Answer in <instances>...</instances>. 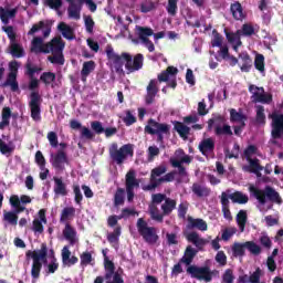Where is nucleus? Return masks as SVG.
<instances>
[{
    "label": "nucleus",
    "mask_w": 283,
    "mask_h": 283,
    "mask_svg": "<svg viewBox=\"0 0 283 283\" xmlns=\"http://www.w3.org/2000/svg\"><path fill=\"white\" fill-rule=\"evenodd\" d=\"M107 60L115 67L116 74H122L125 76V70H123V65L127 70V74H133V72H138L143 70V65L145 63V56L143 53H138L134 56L127 52H123L120 55L114 52V48L112 44H108L105 50Z\"/></svg>",
    "instance_id": "f257e3e1"
},
{
    "label": "nucleus",
    "mask_w": 283,
    "mask_h": 283,
    "mask_svg": "<svg viewBox=\"0 0 283 283\" xmlns=\"http://www.w3.org/2000/svg\"><path fill=\"white\" fill-rule=\"evenodd\" d=\"M63 50H65V42H63L61 36L53 38L45 44L41 36L33 38L31 42V52H34L35 54H50V52H52V54H56L63 52Z\"/></svg>",
    "instance_id": "f03ea898"
},
{
    "label": "nucleus",
    "mask_w": 283,
    "mask_h": 283,
    "mask_svg": "<svg viewBox=\"0 0 283 283\" xmlns=\"http://www.w3.org/2000/svg\"><path fill=\"white\" fill-rule=\"evenodd\" d=\"M249 191L255 200H258L259 205H266V199L274 205H282L283 200L280 196V192L275 190V188L271 186H265L264 189H260L255 186H250Z\"/></svg>",
    "instance_id": "7ed1b4c3"
},
{
    "label": "nucleus",
    "mask_w": 283,
    "mask_h": 283,
    "mask_svg": "<svg viewBox=\"0 0 283 283\" xmlns=\"http://www.w3.org/2000/svg\"><path fill=\"white\" fill-rule=\"evenodd\" d=\"M104 255V276H96L93 283H125L120 273L116 272V265L107 258V253L103 250Z\"/></svg>",
    "instance_id": "20e7f679"
},
{
    "label": "nucleus",
    "mask_w": 283,
    "mask_h": 283,
    "mask_svg": "<svg viewBox=\"0 0 283 283\" xmlns=\"http://www.w3.org/2000/svg\"><path fill=\"white\" fill-rule=\"evenodd\" d=\"M108 154L115 165H123L127 158H134V144H125L118 148V144L114 143L109 147Z\"/></svg>",
    "instance_id": "39448f33"
},
{
    "label": "nucleus",
    "mask_w": 283,
    "mask_h": 283,
    "mask_svg": "<svg viewBox=\"0 0 283 283\" xmlns=\"http://www.w3.org/2000/svg\"><path fill=\"white\" fill-rule=\"evenodd\" d=\"M136 32L139 41L147 48L148 52H154L156 50V46L154 45V42L149 40V36H154L155 41L165 38V32L154 33V29L149 27L136 25Z\"/></svg>",
    "instance_id": "423d86ee"
},
{
    "label": "nucleus",
    "mask_w": 283,
    "mask_h": 283,
    "mask_svg": "<svg viewBox=\"0 0 283 283\" xmlns=\"http://www.w3.org/2000/svg\"><path fill=\"white\" fill-rule=\"evenodd\" d=\"M136 227L139 235L143 238L146 244L154 245L158 242V240H160L156 227H149V223H147V221L144 218H139L137 220Z\"/></svg>",
    "instance_id": "0eeeda50"
},
{
    "label": "nucleus",
    "mask_w": 283,
    "mask_h": 283,
    "mask_svg": "<svg viewBox=\"0 0 283 283\" xmlns=\"http://www.w3.org/2000/svg\"><path fill=\"white\" fill-rule=\"evenodd\" d=\"M171 126L165 123H158L156 119L150 118L148 119V124L145 126L144 132L145 134H149L150 136H157V143H164L165 136H169Z\"/></svg>",
    "instance_id": "6e6552de"
},
{
    "label": "nucleus",
    "mask_w": 283,
    "mask_h": 283,
    "mask_svg": "<svg viewBox=\"0 0 283 283\" xmlns=\"http://www.w3.org/2000/svg\"><path fill=\"white\" fill-rule=\"evenodd\" d=\"M247 249L252 255H260L262 248L254 241H247L244 243L234 242L231 247L233 258H244Z\"/></svg>",
    "instance_id": "1a4fd4ad"
},
{
    "label": "nucleus",
    "mask_w": 283,
    "mask_h": 283,
    "mask_svg": "<svg viewBox=\"0 0 283 283\" xmlns=\"http://www.w3.org/2000/svg\"><path fill=\"white\" fill-rule=\"evenodd\" d=\"M186 273L192 280H199L200 282H211L213 280V272H211L210 266L189 265L186 269Z\"/></svg>",
    "instance_id": "9d476101"
},
{
    "label": "nucleus",
    "mask_w": 283,
    "mask_h": 283,
    "mask_svg": "<svg viewBox=\"0 0 283 283\" xmlns=\"http://www.w3.org/2000/svg\"><path fill=\"white\" fill-rule=\"evenodd\" d=\"M125 187L128 202H134L135 189L140 188V181L136 178V170L130 169L125 176Z\"/></svg>",
    "instance_id": "9b49d317"
},
{
    "label": "nucleus",
    "mask_w": 283,
    "mask_h": 283,
    "mask_svg": "<svg viewBox=\"0 0 283 283\" xmlns=\"http://www.w3.org/2000/svg\"><path fill=\"white\" fill-rule=\"evenodd\" d=\"M178 74V67L168 66L165 71H163L158 76L159 83H167L168 87L176 90L178 87V82L176 76Z\"/></svg>",
    "instance_id": "f8f14e48"
},
{
    "label": "nucleus",
    "mask_w": 283,
    "mask_h": 283,
    "mask_svg": "<svg viewBox=\"0 0 283 283\" xmlns=\"http://www.w3.org/2000/svg\"><path fill=\"white\" fill-rule=\"evenodd\" d=\"M164 174H167L166 166H158L154 168L150 172V182L146 186H143V191H154V189H157V187H160V182L158 181V178H160V176H163Z\"/></svg>",
    "instance_id": "ddd939ff"
},
{
    "label": "nucleus",
    "mask_w": 283,
    "mask_h": 283,
    "mask_svg": "<svg viewBox=\"0 0 283 283\" xmlns=\"http://www.w3.org/2000/svg\"><path fill=\"white\" fill-rule=\"evenodd\" d=\"M41 95L39 92L30 94L29 107L31 109V118L35 122L41 120Z\"/></svg>",
    "instance_id": "4468645a"
},
{
    "label": "nucleus",
    "mask_w": 283,
    "mask_h": 283,
    "mask_svg": "<svg viewBox=\"0 0 283 283\" xmlns=\"http://www.w3.org/2000/svg\"><path fill=\"white\" fill-rule=\"evenodd\" d=\"M51 165L53 169H56L57 171H64L65 165H70L67 153H65L63 149H59L55 155L51 156Z\"/></svg>",
    "instance_id": "2eb2a0df"
},
{
    "label": "nucleus",
    "mask_w": 283,
    "mask_h": 283,
    "mask_svg": "<svg viewBox=\"0 0 283 283\" xmlns=\"http://www.w3.org/2000/svg\"><path fill=\"white\" fill-rule=\"evenodd\" d=\"M69 3L67 12L70 19H75L78 21L81 19V10H83V3L85 0H66Z\"/></svg>",
    "instance_id": "dca6fc26"
},
{
    "label": "nucleus",
    "mask_w": 283,
    "mask_h": 283,
    "mask_svg": "<svg viewBox=\"0 0 283 283\" xmlns=\"http://www.w3.org/2000/svg\"><path fill=\"white\" fill-rule=\"evenodd\" d=\"M39 30H43L44 39H48V36H50V33L52 32V23H50V20H45V21L42 20L33 24L32 28L29 30L28 35L32 36L36 34Z\"/></svg>",
    "instance_id": "f3484780"
},
{
    "label": "nucleus",
    "mask_w": 283,
    "mask_h": 283,
    "mask_svg": "<svg viewBox=\"0 0 283 283\" xmlns=\"http://www.w3.org/2000/svg\"><path fill=\"white\" fill-rule=\"evenodd\" d=\"M283 135V114L272 117V138L277 140Z\"/></svg>",
    "instance_id": "a211bd4d"
},
{
    "label": "nucleus",
    "mask_w": 283,
    "mask_h": 283,
    "mask_svg": "<svg viewBox=\"0 0 283 283\" xmlns=\"http://www.w3.org/2000/svg\"><path fill=\"white\" fill-rule=\"evenodd\" d=\"M171 167H174L175 169H178V174L180 176H187V168H185L184 163L186 165H190L191 163V156L189 155H185L184 157H181L180 160L176 159V158H170L169 160Z\"/></svg>",
    "instance_id": "6ab92c4d"
},
{
    "label": "nucleus",
    "mask_w": 283,
    "mask_h": 283,
    "mask_svg": "<svg viewBox=\"0 0 283 283\" xmlns=\"http://www.w3.org/2000/svg\"><path fill=\"white\" fill-rule=\"evenodd\" d=\"M248 166H243V171H247L248 174H255L258 178H262V172L260 171H264V166L260 165V159H248Z\"/></svg>",
    "instance_id": "aec40b11"
},
{
    "label": "nucleus",
    "mask_w": 283,
    "mask_h": 283,
    "mask_svg": "<svg viewBox=\"0 0 283 283\" xmlns=\"http://www.w3.org/2000/svg\"><path fill=\"white\" fill-rule=\"evenodd\" d=\"M27 258H31L33 262L36 260H42V262H48V244L42 243L40 250L38 251H32L29 250L25 253Z\"/></svg>",
    "instance_id": "412c9836"
},
{
    "label": "nucleus",
    "mask_w": 283,
    "mask_h": 283,
    "mask_svg": "<svg viewBox=\"0 0 283 283\" xmlns=\"http://www.w3.org/2000/svg\"><path fill=\"white\" fill-rule=\"evenodd\" d=\"M70 127L71 129H81L80 138H86V140H93L94 138L93 132L90 128L83 126L81 122L76 119H72L70 122Z\"/></svg>",
    "instance_id": "4be33fe9"
},
{
    "label": "nucleus",
    "mask_w": 283,
    "mask_h": 283,
    "mask_svg": "<svg viewBox=\"0 0 283 283\" xmlns=\"http://www.w3.org/2000/svg\"><path fill=\"white\" fill-rule=\"evenodd\" d=\"M188 242H191L193 245H196L197 251H205V247L209 244V241L207 239L200 238V234L198 232H190L187 234Z\"/></svg>",
    "instance_id": "5701e85b"
},
{
    "label": "nucleus",
    "mask_w": 283,
    "mask_h": 283,
    "mask_svg": "<svg viewBox=\"0 0 283 283\" xmlns=\"http://www.w3.org/2000/svg\"><path fill=\"white\" fill-rule=\"evenodd\" d=\"M198 149L202 156H207V154H211L216 149V140L211 137L203 138L198 146Z\"/></svg>",
    "instance_id": "b1692460"
},
{
    "label": "nucleus",
    "mask_w": 283,
    "mask_h": 283,
    "mask_svg": "<svg viewBox=\"0 0 283 283\" xmlns=\"http://www.w3.org/2000/svg\"><path fill=\"white\" fill-rule=\"evenodd\" d=\"M230 11L235 21H244V19H247V13L244 12V8H242V3H240V1L231 3Z\"/></svg>",
    "instance_id": "393cba45"
},
{
    "label": "nucleus",
    "mask_w": 283,
    "mask_h": 283,
    "mask_svg": "<svg viewBox=\"0 0 283 283\" xmlns=\"http://www.w3.org/2000/svg\"><path fill=\"white\" fill-rule=\"evenodd\" d=\"M70 245H64L62 249V262L65 266H74L78 263V256H71Z\"/></svg>",
    "instance_id": "a878e982"
},
{
    "label": "nucleus",
    "mask_w": 283,
    "mask_h": 283,
    "mask_svg": "<svg viewBox=\"0 0 283 283\" xmlns=\"http://www.w3.org/2000/svg\"><path fill=\"white\" fill-rule=\"evenodd\" d=\"M196 255H198V250L193 249L191 245H188L184 252V256L179 260V262L186 264V266H191Z\"/></svg>",
    "instance_id": "bb28decb"
},
{
    "label": "nucleus",
    "mask_w": 283,
    "mask_h": 283,
    "mask_svg": "<svg viewBox=\"0 0 283 283\" xmlns=\"http://www.w3.org/2000/svg\"><path fill=\"white\" fill-rule=\"evenodd\" d=\"M63 237L70 242L71 247L76 244V230L72 227V224H70V222L65 223Z\"/></svg>",
    "instance_id": "cd10ccee"
},
{
    "label": "nucleus",
    "mask_w": 283,
    "mask_h": 283,
    "mask_svg": "<svg viewBox=\"0 0 283 283\" xmlns=\"http://www.w3.org/2000/svg\"><path fill=\"white\" fill-rule=\"evenodd\" d=\"M192 193L197 196V198H209L211 196V188L207 186H202L200 184L192 185Z\"/></svg>",
    "instance_id": "c85d7f7f"
},
{
    "label": "nucleus",
    "mask_w": 283,
    "mask_h": 283,
    "mask_svg": "<svg viewBox=\"0 0 283 283\" xmlns=\"http://www.w3.org/2000/svg\"><path fill=\"white\" fill-rule=\"evenodd\" d=\"M55 196H67V186L63 182V178L53 177Z\"/></svg>",
    "instance_id": "c756f323"
},
{
    "label": "nucleus",
    "mask_w": 283,
    "mask_h": 283,
    "mask_svg": "<svg viewBox=\"0 0 283 283\" xmlns=\"http://www.w3.org/2000/svg\"><path fill=\"white\" fill-rule=\"evenodd\" d=\"M94 70H96V62H94L93 60L86 61L83 63L82 71H81V76H82L83 83H85V81H87V76L90 74H92V72H94Z\"/></svg>",
    "instance_id": "7c9ffc66"
},
{
    "label": "nucleus",
    "mask_w": 283,
    "mask_h": 283,
    "mask_svg": "<svg viewBox=\"0 0 283 283\" xmlns=\"http://www.w3.org/2000/svg\"><path fill=\"white\" fill-rule=\"evenodd\" d=\"M57 29L60 32H62V36L67 39V41H74V39H76L74 35V29H72V27L67 25L65 22H61L57 25Z\"/></svg>",
    "instance_id": "2f4dec72"
},
{
    "label": "nucleus",
    "mask_w": 283,
    "mask_h": 283,
    "mask_svg": "<svg viewBox=\"0 0 283 283\" xmlns=\"http://www.w3.org/2000/svg\"><path fill=\"white\" fill-rule=\"evenodd\" d=\"M188 229H198V231H207V222L202 219H193L188 217Z\"/></svg>",
    "instance_id": "473e14b6"
},
{
    "label": "nucleus",
    "mask_w": 283,
    "mask_h": 283,
    "mask_svg": "<svg viewBox=\"0 0 283 283\" xmlns=\"http://www.w3.org/2000/svg\"><path fill=\"white\" fill-rule=\"evenodd\" d=\"M75 214H76V208L75 207H65L61 212L60 222L62 224H67V221L72 220Z\"/></svg>",
    "instance_id": "72a5a7b5"
},
{
    "label": "nucleus",
    "mask_w": 283,
    "mask_h": 283,
    "mask_svg": "<svg viewBox=\"0 0 283 283\" xmlns=\"http://www.w3.org/2000/svg\"><path fill=\"white\" fill-rule=\"evenodd\" d=\"M9 50L13 59H23V56H25V50H23V46L17 42H12Z\"/></svg>",
    "instance_id": "f704fd0d"
},
{
    "label": "nucleus",
    "mask_w": 283,
    "mask_h": 283,
    "mask_svg": "<svg viewBox=\"0 0 283 283\" xmlns=\"http://www.w3.org/2000/svg\"><path fill=\"white\" fill-rule=\"evenodd\" d=\"M2 87H10L11 92H19V82H17V73H9L7 81L2 84Z\"/></svg>",
    "instance_id": "c9c22d12"
},
{
    "label": "nucleus",
    "mask_w": 283,
    "mask_h": 283,
    "mask_svg": "<svg viewBox=\"0 0 283 283\" xmlns=\"http://www.w3.org/2000/svg\"><path fill=\"white\" fill-rule=\"evenodd\" d=\"M95 261H94V256H92V252L90 251H85L82 254H80V266H82V269H85V266H94Z\"/></svg>",
    "instance_id": "e433bc0d"
},
{
    "label": "nucleus",
    "mask_w": 283,
    "mask_h": 283,
    "mask_svg": "<svg viewBox=\"0 0 283 283\" xmlns=\"http://www.w3.org/2000/svg\"><path fill=\"white\" fill-rule=\"evenodd\" d=\"M239 59L242 61L241 72H251V67H253V60L249 53H241Z\"/></svg>",
    "instance_id": "4c0bfd02"
},
{
    "label": "nucleus",
    "mask_w": 283,
    "mask_h": 283,
    "mask_svg": "<svg viewBox=\"0 0 283 283\" xmlns=\"http://www.w3.org/2000/svg\"><path fill=\"white\" fill-rule=\"evenodd\" d=\"M176 205H178L176 199L167 197L165 202L161 205V211L164 212V216H170L174 209H176Z\"/></svg>",
    "instance_id": "58836bf2"
},
{
    "label": "nucleus",
    "mask_w": 283,
    "mask_h": 283,
    "mask_svg": "<svg viewBox=\"0 0 283 283\" xmlns=\"http://www.w3.org/2000/svg\"><path fill=\"white\" fill-rule=\"evenodd\" d=\"M42 270H43V260L33 261L31 265L32 280H39V277H41Z\"/></svg>",
    "instance_id": "ea45409f"
},
{
    "label": "nucleus",
    "mask_w": 283,
    "mask_h": 283,
    "mask_svg": "<svg viewBox=\"0 0 283 283\" xmlns=\"http://www.w3.org/2000/svg\"><path fill=\"white\" fill-rule=\"evenodd\" d=\"M17 9H11V10H6L3 8L0 9V19L2 21V23H4L6 25H8V23H10V19H14V17H17Z\"/></svg>",
    "instance_id": "a19ab883"
},
{
    "label": "nucleus",
    "mask_w": 283,
    "mask_h": 283,
    "mask_svg": "<svg viewBox=\"0 0 283 283\" xmlns=\"http://www.w3.org/2000/svg\"><path fill=\"white\" fill-rule=\"evenodd\" d=\"M174 129H176L177 134H179L180 138H187V135L190 134L191 128L189 126L182 124L181 122H174Z\"/></svg>",
    "instance_id": "79ce46f5"
},
{
    "label": "nucleus",
    "mask_w": 283,
    "mask_h": 283,
    "mask_svg": "<svg viewBox=\"0 0 283 283\" xmlns=\"http://www.w3.org/2000/svg\"><path fill=\"white\" fill-rule=\"evenodd\" d=\"M249 92L252 94V103H259L262 94H264V87H259L252 84L249 86Z\"/></svg>",
    "instance_id": "37998d69"
},
{
    "label": "nucleus",
    "mask_w": 283,
    "mask_h": 283,
    "mask_svg": "<svg viewBox=\"0 0 283 283\" xmlns=\"http://www.w3.org/2000/svg\"><path fill=\"white\" fill-rule=\"evenodd\" d=\"M229 198L237 205H247L249 202V197L240 191L229 195Z\"/></svg>",
    "instance_id": "c03bdc74"
},
{
    "label": "nucleus",
    "mask_w": 283,
    "mask_h": 283,
    "mask_svg": "<svg viewBox=\"0 0 283 283\" xmlns=\"http://www.w3.org/2000/svg\"><path fill=\"white\" fill-rule=\"evenodd\" d=\"M226 123H227V118H224V116L222 115L214 116L208 120V129H213V125H214V129L216 127H223Z\"/></svg>",
    "instance_id": "a18cd8bd"
},
{
    "label": "nucleus",
    "mask_w": 283,
    "mask_h": 283,
    "mask_svg": "<svg viewBox=\"0 0 283 283\" xmlns=\"http://www.w3.org/2000/svg\"><path fill=\"white\" fill-rule=\"evenodd\" d=\"M226 32V39L229 43H238V45H242V41H240V36H242V31L237 30V32H229L227 29H224Z\"/></svg>",
    "instance_id": "49530a36"
},
{
    "label": "nucleus",
    "mask_w": 283,
    "mask_h": 283,
    "mask_svg": "<svg viewBox=\"0 0 283 283\" xmlns=\"http://www.w3.org/2000/svg\"><path fill=\"white\" fill-rule=\"evenodd\" d=\"M125 205V188H117L114 195V207H123Z\"/></svg>",
    "instance_id": "de8ad7c7"
},
{
    "label": "nucleus",
    "mask_w": 283,
    "mask_h": 283,
    "mask_svg": "<svg viewBox=\"0 0 283 283\" xmlns=\"http://www.w3.org/2000/svg\"><path fill=\"white\" fill-rule=\"evenodd\" d=\"M247 220H248V216L245 210H240L237 214V223L241 233L244 232V229L247 227Z\"/></svg>",
    "instance_id": "09e8293b"
},
{
    "label": "nucleus",
    "mask_w": 283,
    "mask_h": 283,
    "mask_svg": "<svg viewBox=\"0 0 283 283\" xmlns=\"http://www.w3.org/2000/svg\"><path fill=\"white\" fill-rule=\"evenodd\" d=\"M52 54L53 55H50L48 57V61H50V63H52L53 65H65V56L63 55V52Z\"/></svg>",
    "instance_id": "8fccbe9b"
},
{
    "label": "nucleus",
    "mask_w": 283,
    "mask_h": 283,
    "mask_svg": "<svg viewBox=\"0 0 283 283\" xmlns=\"http://www.w3.org/2000/svg\"><path fill=\"white\" fill-rule=\"evenodd\" d=\"M149 213H150L151 220H155L156 222H163L166 216L164 214V212L160 213V210L156 206L149 207Z\"/></svg>",
    "instance_id": "3c124183"
},
{
    "label": "nucleus",
    "mask_w": 283,
    "mask_h": 283,
    "mask_svg": "<svg viewBox=\"0 0 283 283\" xmlns=\"http://www.w3.org/2000/svg\"><path fill=\"white\" fill-rule=\"evenodd\" d=\"M216 136H233V130H231L230 125H223L221 127L214 128Z\"/></svg>",
    "instance_id": "603ef678"
},
{
    "label": "nucleus",
    "mask_w": 283,
    "mask_h": 283,
    "mask_svg": "<svg viewBox=\"0 0 283 283\" xmlns=\"http://www.w3.org/2000/svg\"><path fill=\"white\" fill-rule=\"evenodd\" d=\"M12 151H14V144H12V142H9V144H6L3 139H0V154L6 156L8 154H12Z\"/></svg>",
    "instance_id": "864d4df0"
},
{
    "label": "nucleus",
    "mask_w": 283,
    "mask_h": 283,
    "mask_svg": "<svg viewBox=\"0 0 283 283\" xmlns=\"http://www.w3.org/2000/svg\"><path fill=\"white\" fill-rule=\"evenodd\" d=\"M166 10L169 17H176L178 14V0H168Z\"/></svg>",
    "instance_id": "5fc2aeb1"
},
{
    "label": "nucleus",
    "mask_w": 283,
    "mask_h": 283,
    "mask_svg": "<svg viewBox=\"0 0 283 283\" xmlns=\"http://www.w3.org/2000/svg\"><path fill=\"white\" fill-rule=\"evenodd\" d=\"M40 81H42L44 85H51V83H54V81H56V74L52 72H44L41 74Z\"/></svg>",
    "instance_id": "6e6d98bb"
},
{
    "label": "nucleus",
    "mask_w": 283,
    "mask_h": 283,
    "mask_svg": "<svg viewBox=\"0 0 283 283\" xmlns=\"http://www.w3.org/2000/svg\"><path fill=\"white\" fill-rule=\"evenodd\" d=\"M122 229L123 228L120 226H117L113 232L108 233L107 241L111 244H114V242L118 241V238H120Z\"/></svg>",
    "instance_id": "4d7b16f0"
},
{
    "label": "nucleus",
    "mask_w": 283,
    "mask_h": 283,
    "mask_svg": "<svg viewBox=\"0 0 283 283\" xmlns=\"http://www.w3.org/2000/svg\"><path fill=\"white\" fill-rule=\"evenodd\" d=\"M255 120L258 125H266V115L264 114V106L256 107Z\"/></svg>",
    "instance_id": "13d9d810"
},
{
    "label": "nucleus",
    "mask_w": 283,
    "mask_h": 283,
    "mask_svg": "<svg viewBox=\"0 0 283 283\" xmlns=\"http://www.w3.org/2000/svg\"><path fill=\"white\" fill-rule=\"evenodd\" d=\"M230 120L231 123H240V120H247V115L239 113L235 108L230 111Z\"/></svg>",
    "instance_id": "bf43d9fd"
},
{
    "label": "nucleus",
    "mask_w": 283,
    "mask_h": 283,
    "mask_svg": "<svg viewBox=\"0 0 283 283\" xmlns=\"http://www.w3.org/2000/svg\"><path fill=\"white\" fill-rule=\"evenodd\" d=\"M235 233H238L237 228H226L222 231L221 240H223L224 242H229V240H231V238H233V235H235Z\"/></svg>",
    "instance_id": "052dcab7"
},
{
    "label": "nucleus",
    "mask_w": 283,
    "mask_h": 283,
    "mask_svg": "<svg viewBox=\"0 0 283 283\" xmlns=\"http://www.w3.org/2000/svg\"><path fill=\"white\" fill-rule=\"evenodd\" d=\"M213 39L211 40L212 48H222V41L224 38L218 32V30L212 31Z\"/></svg>",
    "instance_id": "680f3d73"
},
{
    "label": "nucleus",
    "mask_w": 283,
    "mask_h": 283,
    "mask_svg": "<svg viewBox=\"0 0 283 283\" xmlns=\"http://www.w3.org/2000/svg\"><path fill=\"white\" fill-rule=\"evenodd\" d=\"M4 220L6 222H9V224H12V227H17L19 222V216H17L15 212L9 211L4 213Z\"/></svg>",
    "instance_id": "e2e57ef3"
},
{
    "label": "nucleus",
    "mask_w": 283,
    "mask_h": 283,
    "mask_svg": "<svg viewBox=\"0 0 283 283\" xmlns=\"http://www.w3.org/2000/svg\"><path fill=\"white\" fill-rule=\"evenodd\" d=\"M59 271V261L53 256L51 262L46 265L48 275H52Z\"/></svg>",
    "instance_id": "0e129e2a"
},
{
    "label": "nucleus",
    "mask_w": 283,
    "mask_h": 283,
    "mask_svg": "<svg viewBox=\"0 0 283 283\" xmlns=\"http://www.w3.org/2000/svg\"><path fill=\"white\" fill-rule=\"evenodd\" d=\"M126 116L123 118V123H125L126 127H132L134 123H136V116L132 113V111L125 112Z\"/></svg>",
    "instance_id": "69168bd1"
},
{
    "label": "nucleus",
    "mask_w": 283,
    "mask_h": 283,
    "mask_svg": "<svg viewBox=\"0 0 283 283\" xmlns=\"http://www.w3.org/2000/svg\"><path fill=\"white\" fill-rule=\"evenodd\" d=\"M254 67L259 72H264V55L258 54L254 59Z\"/></svg>",
    "instance_id": "338daca9"
},
{
    "label": "nucleus",
    "mask_w": 283,
    "mask_h": 283,
    "mask_svg": "<svg viewBox=\"0 0 283 283\" xmlns=\"http://www.w3.org/2000/svg\"><path fill=\"white\" fill-rule=\"evenodd\" d=\"M233 280H235V276H233V270L227 269L223 273L222 281L224 283H233Z\"/></svg>",
    "instance_id": "774afa93"
}]
</instances>
